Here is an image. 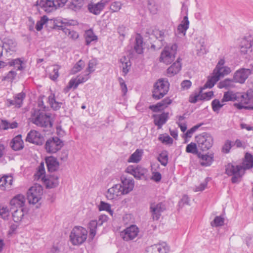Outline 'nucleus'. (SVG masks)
<instances>
[{"instance_id":"nucleus-52","label":"nucleus","mask_w":253,"mask_h":253,"mask_svg":"<svg viewBox=\"0 0 253 253\" xmlns=\"http://www.w3.org/2000/svg\"><path fill=\"white\" fill-rule=\"evenodd\" d=\"M63 32L69 38L72 39L73 40L77 39L79 37L78 33L74 31L71 30L67 28H63Z\"/></svg>"},{"instance_id":"nucleus-33","label":"nucleus","mask_w":253,"mask_h":253,"mask_svg":"<svg viewBox=\"0 0 253 253\" xmlns=\"http://www.w3.org/2000/svg\"><path fill=\"white\" fill-rule=\"evenodd\" d=\"M2 46L6 52L8 50L14 51L16 50V43L12 39H4Z\"/></svg>"},{"instance_id":"nucleus-13","label":"nucleus","mask_w":253,"mask_h":253,"mask_svg":"<svg viewBox=\"0 0 253 253\" xmlns=\"http://www.w3.org/2000/svg\"><path fill=\"white\" fill-rule=\"evenodd\" d=\"M249 75H250L249 69L241 68L235 72L233 80L235 83L244 84Z\"/></svg>"},{"instance_id":"nucleus-23","label":"nucleus","mask_w":253,"mask_h":253,"mask_svg":"<svg viewBox=\"0 0 253 253\" xmlns=\"http://www.w3.org/2000/svg\"><path fill=\"white\" fill-rule=\"evenodd\" d=\"M106 3L98 0L96 3L89 4L88 5V9L90 13L95 15H98L103 9Z\"/></svg>"},{"instance_id":"nucleus-11","label":"nucleus","mask_w":253,"mask_h":253,"mask_svg":"<svg viewBox=\"0 0 253 253\" xmlns=\"http://www.w3.org/2000/svg\"><path fill=\"white\" fill-rule=\"evenodd\" d=\"M166 210L165 205L162 203H152L150 204V212L152 214L154 220H158L161 215V213Z\"/></svg>"},{"instance_id":"nucleus-8","label":"nucleus","mask_w":253,"mask_h":253,"mask_svg":"<svg viewBox=\"0 0 253 253\" xmlns=\"http://www.w3.org/2000/svg\"><path fill=\"white\" fill-rule=\"evenodd\" d=\"M63 145V141L58 137L55 136L47 139L44 147L48 153L53 154L60 150Z\"/></svg>"},{"instance_id":"nucleus-63","label":"nucleus","mask_w":253,"mask_h":253,"mask_svg":"<svg viewBox=\"0 0 253 253\" xmlns=\"http://www.w3.org/2000/svg\"><path fill=\"white\" fill-rule=\"evenodd\" d=\"M121 5L120 2L115 1L111 4L110 8L112 12H117L121 9Z\"/></svg>"},{"instance_id":"nucleus-12","label":"nucleus","mask_w":253,"mask_h":253,"mask_svg":"<svg viewBox=\"0 0 253 253\" xmlns=\"http://www.w3.org/2000/svg\"><path fill=\"white\" fill-rule=\"evenodd\" d=\"M139 233V228L135 225H132L121 232L124 240L128 241L136 238Z\"/></svg>"},{"instance_id":"nucleus-28","label":"nucleus","mask_w":253,"mask_h":253,"mask_svg":"<svg viewBox=\"0 0 253 253\" xmlns=\"http://www.w3.org/2000/svg\"><path fill=\"white\" fill-rule=\"evenodd\" d=\"M143 38L140 34H137L135 38L134 49L138 54H142L143 52Z\"/></svg>"},{"instance_id":"nucleus-17","label":"nucleus","mask_w":253,"mask_h":253,"mask_svg":"<svg viewBox=\"0 0 253 253\" xmlns=\"http://www.w3.org/2000/svg\"><path fill=\"white\" fill-rule=\"evenodd\" d=\"M153 118L154 119V123L159 129L162 128L167 121L169 118V113L163 112L161 114H154Z\"/></svg>"},{"instance_id":"nucleus-61","label":"nucleus","mask_w":253,"mask_h":253,"mask_svg":"<svg viewBox=\"0 0 253 253\" xmlns=\"http://www.w3.org/2000/svg\"><path fill=\"white\" fill-rule=\"evenodd\" d=\"M17 75V73L15 71L11 70L7 74L3 77V80L12 81Z\"/></svg>"},{"instance_id":"nucleus-57","label":"nucleus","mask_w":253,"mask_h":253,"mask_svg":"<svg viewBox=\"0 0 253 253\" xmlns=\"http://www.w3.org/2000/svg\"><path fill=\"white\" fill-rule=\"evenodd\" d=\"M60 68V67L59 65H54L53 66V70L49 74V78L51 80L55 81L58 78L59 75V70Z\"/></svg>"},{"instance_id":"nucleus-10","label":"nucleus","mask_w":253,"mask_h":253,"mask_svg":"<svg viewBox=\"0 0 253 253\" xmlns=\"http://www.w3.org/2000/svg\"><path fill=\"white\" fill-rule=\"evenodd\" d=\"M125 171L126 172L133 175L137 179H140L144 177L148 172L146 169L139 165L129 166L126 168Z\"/></svg>"},{"instance_id":"nucleus-51","label":"nucleus","mask_w":253,"mask_h":253,"mask_svg":"<svg viewBox=\"0 0 253 253\" xmlns=\"http://www.w3.org/2000/svg\"><path fill=\"white\" fill-rule=\"evenodd\" d=\"M45 173L44 164L43 163H41L39 166L38 171L34 175L35 178L36 179L41 178L42 179V177L45 176Z\"/></svg>"},{"instance_id":"nucleus-20","label":"nucleus","mask_w":253,"mask_h":253,"mask_svg":"<svg viewBox=\"0 0 253 253\" xmlns=\"http://www.w3.org/2000/svg\"><path fill=\"white\" fill-rule=\"evenodd\" d=\"M151 253H168L169 247L166 242L155 244L150 248Z\"/></svg>"},{"instance_id":"nucleus-7","label":"nucleus","mask_w":253,"mask_h":253,"mask_svg":"<svg viewBox=\"0 0 253 253\" xmlns=\"http://www.w3.org/2000/svg\"><path fill=\"white\" fill-rule=\"evenodd\" d=\"M225 167V173L229 176H233L231 178L232 182L238 183L239 179L244 174L243 167L240 165L235 166L231 163H229Z\"/></svg>"},{"instance_id":"nucleus-5","label":"nucleus","mask_w":253,"mask_h":253,"mask_svg":"<svg viewBox=\"0 0 253 253\" xmlns=\"http://www.w3.org/2000/svg\"><path fill=\"white\" fill-rule=\"evenodd\" d=\"M198 147L202 151H208L213 145V138L208 132H204L195 137Z\"/></svg>"},{"instance_id":"nucleus-1","label":"nucleus","mask_w":253,"mask_h":253,"mask_svg":"<svg viewBox=\"0 0 253 253\" xmlns=\"http://www.w3.org/2000/svg\"><path fill=\"white\" fill-rule=\"evenodd\" d=\"M121 183L114 185L108 190L106 197L108 200H113L123 195H126L134 188V181L132 178L122 176Z\"/></svg>"},{"instance_id":"nucleus-35","label":"nucleus","mask_w":253,"mask_h":253,"mask_svg":"<svg viewBox=\"0 0 253 253\" xmlns=\"http://www.w3.org/2000/svg\"><path fill=\"white\" fill-rule=\"evenodd\" d=\"M84 0H72L68 5L69 8L75 11H79L83 6Z\"/></svg>"},{"instance_id":"nucleus-43","label":"nucleus","mask_w":253,"mask_h":253,"mask_svg":"<svg viewBox=\"0 0 253 253\" xmlns=\"http://www.w3.org/2000/svg\"><path fill=\"white\" fill-rule=\"evenodd\" d=\"M120 62L122 63V71L124 73V76H126L129 70L130 62L129 60H127L125 56L120 59Z\"/></svg>"},{"instance_id":"nucleus-64","label":"nucleus","mask_w":253,"mask_h":253,"mask_svg":"<svg viewBox=\"0 0 253 253\" xmlns=\"http://www.w3.org/2000/svg\"><path fill=\"white\" fill-rule=\"evenodd\" d=\"M213 96V91H209L206 93H200V100H209L211 98V97Z\"/></svg>"},{"instance_id":"nucleus-4","label":"nucleus","mask_w":253,"mask_h":253,"mask_svg":"<svg viewBox=\"0 0 253 253\" xmlns=\"http://www.w3.org/2000/svg\"><path fill=\"white\" fill-rule=\"evenodd\" d=\"M87 230L81 226L75 227L70 235V240L73 245H80L85 242L87 238Z\"/></svg>"},{"instance_id":"nucleus-56","label":"nucleus","mask_w":253,"mask_h":253,"mask_svg":"<svg viewBox=\"0 0 253 253\" xmlns=\"http://www.w3.org/2000/svg\"><path fill=\"white\" fill-rule=\"evenodd\" d=\"M224 222V219L221 216H216L214 220L211 222V225L212 227H218L221 226L223 225Z\"/></svg>"},{"instance_id":"nucleus-55","label":"nucleus","mask_w":253,"mask_h":253,"mask_svg":"<svg viewBox=\"0 0 253 253\" xmlns=\"http://www.w3.org/2000/svg\"><path fill=\"white\" fill-rule=\"evenodd\" d=\"M158 139L161 141L163 143L166 144H171L173 143V139L168 134H161L158 138Z\"/></svg>"},{"instance_id":"nucleus-53","label":"nucleus","mask_w":253,"mask_h":253,"mask_svg":"<svg viewBox=\"0 0 253 253\" xmlns=\"http://www.w3.org/2000/svg\"><path fill=\"white\" fill-rule=\"evenodd\" d=\"M158 7V5L154 0H148V8L152 14H155L157 12Z\"/></svg>"},{"instance_id":"nucleus-42","label":"nucleus","mask_w":253,"mask_h":253,"mask_svg":"<svg viewBox=\"0 0 253 253\" xmlns=\"http://www.w3.org/2000/svg\"><path fill=\"white\" fill-rule=\"evenodd\" d=\"M235 82L233 79H226L223 81L220 82L218 84V86L220 88H232L234 86V83Z\"/></svg>"},{"instance_id":"nucleus-36","label":"nucleus","mask_w":253,"mask_h":253,"mask_svg":"<svg viewBox=\"0 0 253 253\" xmlns=\"http://www.w3.org/2000/svg\"><path fill=\"white\" fill-rule=\"evenodd\" d=\"M86 45H89L90 43L97 40V37L95 36L91 29L86 30L84 34Z\"/></svg>"},{"instance_id":"nucleus-31","label":"nucleus","mask_w":253,"mask_h":253,"mask_svg":"<svg viewBox=\"0 0 253 253\" xmlns=\"http://www.w3.org/2000/svg\"><path fill=\"white\" fill-rule=\"evenodd\" d=\"M189 21L187 14L185 15L183 20L181 21V23L178 26L177 30L179 33L185 35L187 30L189 28Z\"/></svg>"},{"instance_id":"nucleus-19","label":"nucleus","mask_w":253,"mask_h":253,"mask_svg":"<svg viewBox=\"0 0 253 253\" xmlns=\"http://www.w3.org/2000/svg\"><path fill=\"white\" fill-rule=\"evenodd\" d=\"M198 157L200 159V164L202 166H210L214 161L213 153L204 155L200 152V154H198Z\"/></svg>"},{"instance_id":"nucleus-44","label":"nucleus","mask_w":253,"mask_h":253,"mask_svg":"<svg viewBox=\"0 0 253 253\" xmlns=\"http://www.w3.org/2000/svg\"><path fill=\"white\" fill-rule=\"evenodd\" d=\"M89 73H86L84 75H80L78 76L76 79H72V80H74L75 82L74 89L77 88L78 86L80 84L85 82L89 79Z\"/></svg>"},{"instance_id":"nucleus-58","label":"nucleus","mask_w":253,"mask_h":253,"mask_svg":"<svg viewBox=\"0 0 253 253\" xmlns=\"http://www.w3.org/2000/svg\"><path fill=\"white\" fill-rule=\"evenodd\" d=\"M47 23L48 24V18L46 16H42L40 21H38L36 25V29L38 31H41L44 24Z\"/></svg>"},{"instance_id":"nucleus-39","label":"nucleus","mask_w":253,"mask_h":253,"mask_svg":"<svg viewBox=\"0 0 253 253\" xmlns=\"http://www.w3.org/2000/svg\"><path fill=\"white\" fill-rule=\"evenodd\" d=\"M63 24L62 21L48 19V25L51 29L62 30L63 31V29L66 28Z\"/></svg>"},{"instance_id":"nucleus-30","label":"nucleus","mask_w":253,"mask_h":253,"mask_svg":"<svg viewBox=\"0 0 253 253\" xmlns=\"http://www.w3.org/2000/svg\"><path fill=\"white\" fill-rule=\"evenodd\" d=\"M240 96H237L233 91H228L225 92L223 98L221 99V102L224 103L228 101H234L237 100L240 101Z\"/></svg>"},{"instance_id":"nucleus-26","label":"nucleus","mask_w":253,"mask_h":253,"mask_svg":"<svg viewBox=\"0 0 253 253\" xmlns=\"http://www.w3.org/2000/svg\"><path fill=\"white\" fill-rule=\"evenodd\" d=\"M243 170L249 169L253 167V155L249 152L245 154L243 162Z\"/></svg>"},{"instance_id":"nucleus-37","label":"nucleus","mask_w":253,"mask_h":253,"mask_svg":"<svg viewBox=\"0 0 253 253\" xmlns=\"http://www.w3.org/2000/svg\"><path fill=\"white\" fill-rule=\"evenodd\" d=\"M219 81V77L218 76H214V75L210 78L209 79L206 83L204 84L203 87L201 88L200 93L202 92L203 89L207 88L212 87L215 84Z\"/></svg>"},{"instance_id":"nucleus-40","label":"nucleus","mask_w":253,"mask_h":253,"mask_svg":"<svg viewBox=\"0 0 253 253\" xmlns=\"http://www.w3.org/2000/svg\"><path fill=\"white\" fill-rule=\"evenodd\" d=\"M230 72V69L229 68L227 67H222L218 69H214L213 75L214 76H218L219 80L220 77L228 74Z\"/></svg>"},{"instance_id":"nucleus-16","label":"nucleus","mask_w":253,"mask_h":253,"mask_svg":"<svg viewBox=\"0 0 253 253\" xmlns=\"http://www.w3.org/2000/svg\"><path fill=\"white\" fill-rule=\"evenodd\" d=\"M58 179V176L54 174L42 177V180L47 188H52L57 186L59 184Z\"/></svg>"},{"instance_id":"nucleus-59","label":"nucleus","mask_w":253,"mask_h":253,"mask_svg":"<svg viewBox=\"0 0 253 253\" xmlns=\"http://www.w3.org/2000/svg\"><path fill=\"white\" fill-rule=\"evenodd\" d=\"M0 215L3 219H8V217L9 215V211L7 207L0 206Z\"/></svg>"},{"instance_id":"nucleus-21","label":"nucleus","mask_w":253,"mask_h":253,"mask_svg":"<svg viewBox=\"0 0 253 253\" xmlns=\"http://www.w3.org/2000/svg\"><path fill=\"white\" fill-rule=\"evenodd\" d=\"M45 163L49 172L55 171L59 169V163L57 159L53 156L47 157L45 159Z\"/></svg>"},{"instance_id":"nucleus-38","label":"nucleus","mask_w":253,"mask_h":253,"mask_svg":"<svg viewBox=\"0 0 253 253\" xmlns=\"http://www.w3.org/2000/svg\"><path fill=\"white\" fill-rule=\"evenodd\" d=\"M63 24L62 21L48 19V25L51 29L62 30L63 31V29L66 28Z\"/></svg>"},{"instance_id":"nucleus-18","label":"nucleus","mask_w":253,"mask_h":253,"mask_svg":"<svg viewBox=\"0 0 253 253\" xmlns=\"http://www.w3.org/2000/svg\"><path fill=\"white\" fill-rule=\"evenodd\" d=\"M39 5L47 13H50L57 8L53 0H41Z\"/></svg>"},{"instance_id":"nucleus-46","label":"nucleus","mask_w":253,"mask_h":253,"mask_svg":"<svg viewBox=\"0 0 253 253\" xmlns=\"http://www.w3.org/2000/svg\"><path fill=\"white\" fill-rule=\"evenodd\" d=\"M157 160L164 166H166L168 163V153L167 151L162 152L158 156Z\"/></svg>"},{"instance_id":"nucleus-34","label":"nucleus","mask_w":253,"mask_h":253,"mask_svg":"<svg viewBox=\"0 0 253 253\" xmlns=\"http://www.w3.org/2000/svg\"><path fill=\"white\" fill-rule=\"evenodd\" d=\"M23 60L22 58H16L14 59H11L9 63V67H13L14 69L17 70L22 71L25 68L23 66Z\"/></svg>"},{"instance_id":"nucleus-62","label":"nucleus","mask_w":253,"mask_h":253,"mask_svg":"<svg viewBox=\"0 0 253 253\" xmlns=\"http://www.w3.org/2000/svg\"><path fill=\"white\" fill-rule=\"evenodd\" d=\"M96 66V63L94 60H90L88 64V67L85 72L87 73L90 74L93 72L95 70V67Z\"/></svg>"},{"instance_id":"nucleus-14","label":"nucleus","mask_w":253,"mask_h":253,"mask_svg":"<svg viewBox=\"0 0 253 253\" xmlns=\"http://www.w3.org/2000/svg\"><path fill=\"white\" fill-rule=\"evenodd\" d=\"M26 141L40 145L42 144L43 137L41 136V134L38 131L31 130L27 134Z\"/></svg>"},{"instance_id":"nucleus-15","label":"nucleus","mask_w":253,"mask_h":253,"mask_svg":"<svg viewBox=\"0 0 253 253\" xmlns=\"http://www.w3.org/2000/svg\"><path fill=\"white\" fill-rule=\"evenodd\" d=\"M25 196L22 194H18L14 196L10 201L11 210L17 209H24L23 207L25 203Z\"/></svg>"},{"instance_id":"nucleus-50","label":"nucleus","mask_w":253,"mask_h":253,"mask_svg":"<svg viewBox=\"0 0 253 253\" xmlns=\"http://www.w3.org/2000/svg\"><path fill=\"white\" fill-rule=\"evenodd\" d=\"M186 152L188 153H191L196 154L198 156V154H200V152L197 149V144L193 142H191L188 144L186 147Z\"/></svg>"},{"instance_id":"nucleus-22","label":"nucleus","mask_w":253,"mask_h":253,"mask_svg":"<svg viewBox=\"0 0 253 253\" xmlns=\"http://www.w3.org/2000/svg\"><path fill=\"white\" fill-rule=\"evenodd\" d=\"M21 137V135L19 134L11 140L10 143V146L14 151H19L24 148V142Z\"/></svg>"},{"instance_id":"nucleus-32","label":"nucleus","mask_w":253,"mask_h":253,"mask_svg":"<svg viewBox=\"0 0 253 253\" xmlns=\"http://www.w3.org/2000/svg\"><path fill=\"white\" fill-rule=\"evenodd\" d=\"M143 151L142 149H137L130 155L128 160V162L137 163L141 160Z\"/></svg>"},{"instance_id":"nucleus-3","label":"nucleus","mask_w":253,"mask_h":253,"mask_svg":"<svg viewBox=\"0 0 253 253\" xmlns=\"http://www.w3.org/2000/svg\"><path fill=\"white\" fill-rule=\"evenodd\" d=\"M169 84L168 81L160 79L154 84L152 97L155 99L163 98L169 90Z\"/></svg>"},{"instance_id":"nucleus-29","label":"nucleus","mask_w":253,"mask_h":253,"mask_svg":"<svg viewBox=\"0 0 253 253\" xmlns=\"http://www.w3.org/2000/svg\"><path fill=\"white\" fill-rule=\"evenodd\" d=\"M245 104H253V89H249L247 92L240 95V100Z\"/></svg>"},{"instance_id":"nucleus-9","label":"nucleus","mask_w":253,"mask_h":253,"mask_svg":"<svg viewBox=\"0 0 253 253\" xmlns=\"http://www.w3.org/2000/svg\"><path fill=\"white\" fill-rule=\"evenodd\" d=\"M27 199L30 204H35L41 199L42 187L39 185L31 187L27 192Z\"/></svg>"},{"instance_id":"nucleus-25","label":"nucleus","mask_w":253,"mask_h":253,"mask_svg":"<svg viewBox=\"0 0 253 253\" xmlns=\"http://www.w3.org/2000/svg\"><path fill=\"white\" fill-rule=\"evenodd\" d=\"M13 182L11 176L5 175L0 178V187L3 190H9Z\"/></svg>"},{"instance_id":"nucleus-2","label":"nucleus","mask_w":253,"mask_h":253,"mask_svg":"<svg viewBox=\"0 0 253 253\" xmlns=\"http://www.w3.org/2000/svg\"><path fill=\"white\" fill-rule=\"evenodd\" d=\"M31 121L37 126L43 128H51L53 125L50 114L41 109H34L32 111Z\"/></svg>"},{"instance_id":"nucleus-24","label":"nucleus","mask_w":253,"mask_h":253,"mask_svg":"<svg viewBox=\"0 0 253 253\" xmlns=\"http://www.w3.org/2000/svg\"><path fill=\"white\" fill-rule=\"evenodd\" d=\"M180 60V58H178L176 61L173 63L172 65L167 69V74L168 76H173L180 71L181 65Z\"/></svg>"},{"instance_id":"nucleus-6","label":"nucleus","mask_w":253,"mask_h":253,"mask_svg":"<svg viewBox=\"0 0 253 253\" xmlns=\"http://www.w3.org/2000/svg\"><path fill=\"white\" fill-rule=\"evenodd\" d=\"M177 46L174 43L165 47L161 52L160 61L166 64H169L174 60L177 51Z\"/></svg>"},{"instance_id":"nucleus-47","label":"nucleus","mask_w":253,"mask_h":253,"mask_svg":"<svg viewBox=\"0 0 253 253\" xmlns=\"http://www.w3.org/2000/svg\"><path fill=\"white\" fill-rule=\"evenodd\" d=\"M48 101L51 107L54 110H59L61 107V105L62 104L61 102H58L55 100L54 95H51L48 97Z\"/></svg>"},{"instance_id":"nucleus-48","label":"nucleus","mask_w":253,"mask_h":253,"mask_svg":"<svg viewBox=\"0 0 253 253\" xmlns=\"http://www.w3.org/2000/svg\"><path fill=\"white\" fill-rule=\"evenodd\" d=\"M26 95L25 93L22 92L19 93L17 94L14 97V100L15 103V106L18 108H20L22 104L23 101L24 99L25 98Z\"/></svg>"},{"instance_id":"nucleus-27","label":"nucleus","mask_w":253,"mask_h":253,"mask_svg":"<svg viewBox=\"0 0 253 253\" xmlns=\"http://www.w3.org/2000/svg\"><path fill=\"white\" fill-rule=\"evenodd\" d=\"M13 211L12 213V218L16 223L21 222L26 214V212L24 211V209H17Z\"/></svg>"},{"instance_id":"nucleus-41","label":"nucleus","mask_w":253,"mask_h":253,"mask_svg":"<svg viewBox=\"0 0 253 253\" xmlns=\"http://www.w3.org/2000/svg\"><path fill=\"white\" fill-rule=\"evenodd\" d=\"M99 226L97 225V220H91L88 224V228L89 229V236L93 239L96 234L97 227Z\"/></svg>"},{"instance_id":"nucleus-54","label":"nucleus","mask_w":253,"mask_h":253,"mask_svg":"<svg viewBox=\"0 0 253 253\" xmlns=\"http://www.w3.org/2000/svg\"><path fill=\"white\" fill-rule=\"evenodd\" d=\"M128 29L125 26L122 25L117 28V33L120 35L119 39L121 41H123L127 34Z\"/></svg>"},{"instance_id":"nucleus-45","label":"nucleus","mask_w":253,"mask_h":253,"mask_svg":"<svg viewBox=\"0 0 253 253\" xmlns=\"http://www.w3.org/2000/svg\"><path fill=\"white\" fill-rule=\"evenodd\" d=\"M241 43L243 46H245L247 48H251L253 45V37L249 35L245 36L241 41Z\"/></svg>"},{"instance_id":"nucleus-60","label":"nucleus","mask_w":253,"mask_h":253,"mask_svg":"<svg viewBox=\"0 0 253 253\" xmlns=\"http://www.w3.org/2000/svg\"><path fill=\"white\" fill-rule=\"evenodd\" d=\"M84 62L82 60H80L74 66L72 72L75 74L80 71L84 66Z\"/></svg>"},{"instance_id":"nucleus-49","label":"nucleus","mask_w":253,"mask_h":253,"mask_svg":"<svg viewBox=\"0 0 253 253\" xmlns=\"http://www.w3.org/2000/svg\"><path fill=\"white\" fill-rule=\"evenodd\" d=\"M211 107L213 111L218 113L220 109L224 106V103H222L219 99H214L211 102Z\"/></svg>"}]
</instances>
